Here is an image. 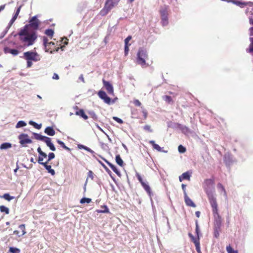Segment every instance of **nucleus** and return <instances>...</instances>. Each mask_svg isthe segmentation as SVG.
Returning a JSON list of instances; mask_svg holds the SVG:
<instances>
[{"instance_id": "nucleus-1", "label": "nucleus", "mask_w": 253, "mask_h": 253, "mask_svg": "<svg viewBox=\"0 0 253 253\" xmlns=\"http://www.w3.org/2000/svg\"><path fill=\"white\" fill-rule=\"evenodd\" d=\"M29 24H26L21 29L18 35L20 37V40L24 43L25 46H29L33 45L37 39V36L35 31L29 32V28L30 27L34 30L39 28L40 21L37 18V16L32 17L29 21Z\"/></svg>"}, {"instance_id": "nucleus-2", "label": "nucleus", "mask_w": 253, "mask_h": 253, "mask_svg": "<svg viewBox=\"0 0 253 253\" xmlns=\"http://www.w3.org/2000/svg\"><path fill=\"white\" fill-rule=\"evenodd\" d=\"M207 194L212 209L214 217V228H220L222 223L221 218L218 213L217 204L216 198L214 197V191L207 190Z\"/></svg>"}, {"instance_id": "nucleus-3", "label": "nucleus", "mask_w": 253, "mask_h": 253, "mask_svg": "<svg viewBox=\"0 0 253 253\" xmlns=\"http://www.w3.org/2000/svg\"><path fill=\"white\" fill-rule=\"evenodd\" d=\"M147 59H148L147 51L143 48H140L137 54V63L142 67H144L146 65Z\"/></svg>"}, {"instance_id": "nucleus-4", "label": "nucleus", "mask_w": 253, "mask_h": 253, "mask_svg": "<svg viewBox=\"0 0 253 253\" xmlns=\"http://www.w3.org/2000/svg\"><path fill=\"white\" fill-rule=\"evenodd\" d=\"M23 54L24 57L26 60H32L35 62L40 60V56L36 52L29 51L24 52Z\"/></svg>"}, {"instance_id": "nucleus-5", "label": "nucleus", "mask_w": 253, "mask_h": 253, "mask_svg": "<svg viewBox=\"0 0 253 253\" xmlns=\"http://www.w3.org/2000/svg\"><path fill=\"white\" fill-rule=\"evenodd\" d=\"M116 3L115 0H107L104 8L100 11V14L102 16L107 14Z\"/></svg>"}, {"instance_id": "nucleus-6", "label": "nucleus", "mask_w": 253, "mask_h": 253, "mask_svg": "<svg viewBox=\"0 0 253 253\" xmlns=\"http://www.w3.org/2000/svg\"><path fill=\"white\" fill-rule=\"evenodd\" d=\"M18 138L20 140V143L22 145L25 144H30L32 143V140L28 137L26 134L22 133L19 135Z\"/></svg>"}, {"instance_id": "nucleus-7", "label": "nucleus", "mask_w": 253, "mask_h": 253, "mask_svg": "<svg viewBox=\"0 0 253 253\" xmlns=\"http://www.w3.org/2000/svg\"><path fill=\"white\" fill-rule=\"evenodd\" d=\"M103 84L107 92L111 95L114 94V88L113 85L109 82L103 80Z\"/></svg>"}, {"instance_id": "nucleus-8", "label": "nucleus", "mask_w": 253, "mask_h": 253, "mask_svg": "<svg viewBox=\"0 0 253 253\" xmlns=\"http://www.w3.org/2000/svg\"><path fill=\"white\" fill-rule=\"evenodd\" d=\"M21 6H19L16 10V11L14 15H13V17L11 19V20L9 22L8 26L7 27V29H9L10 27L12 26L13 23L14 22V21L16 20L18 14H19L20 11Z\"/></svg>"}, {"instance_id": "nucleus-9", "label": "nucleus", "mask_w": 253, "mask_h": 253, "mask_svg": "<svg viewBox=\"0 0 253 253\" xmlns=\"http://www.w3.org/2000/svg\"><path fill=\"white\" fill-rule=\"evenodd\" d=\"M100 157L102 159H103L109 166L111 168V169L118 175V176H120L121 175V173L119 171V170L117 169V168H116V167L115 166H114V165H113L112 164H111V163H110L109 162H108L107 160H106L105 159L101 157L100 156Z\"/></svg>"}, {"instance_id": "nucleus-10", "label": "nucleus", "mask_w": 253, "mask_h": 253, "mask_svg": "<svg viewBox=\"0 0 253 253\" xmlns=\"http://www.w3.org/2000/svg\"><path fill=\"white\" fill-rule=\"evenodd\" d=\"M184 196V201L185 204L187 206L195 208L196 207V205L194 203V202L190 199V198L187 196V194H185Z\"/></svg>"}, {"instance_id": "nucleus-11", "label": "nucleus", "mask_w": 253, "mask_h": 253, "mask_svg": "<svg viewBox=\"0 0 253 253\" xmlns=\"http://www.w3.org/2000/svg\"><path fill=\"white\" fill-rule=\"evenodd\" d=\"M205 183H206L207 185H209V186H211L212 189H210V188H209V189H206V192L207 191V190H209V191H210V190H212V191H214V197L215 198V190H214V187H213V185H214V181L212 179H206V181H205Z\"/></svg>"}, {"instance_id": "nucleus-12", "label": "nucleus", "mask_w": 253, "mask_h": 253, "mask_svg": "<svg viewBox=\"0 0 253 253\" xmlns=\"http://www.w3.org/2000/svg\"><path fill=\"white\" fill-rule=\"evenodd\" d=\"M44 142L46 143V145L50 148V149L53 151H55L56 150V148L53 145V144L51 141V138L49 137H47Z\"/></svg>"}, {"instance_id": "nucleus-13", "label": "nucleus", "mask_w": 253, "mask_h": 253, "mask_svg": "<svg viewBox=\"0 0 253 253\" xmlns=\"http://www.w3.org/2000/svg\"><path fill=\"white\" fill-rule=\"evenodd\" d=\"M224 161L226 165L230 166L232 163L231 155L229 153H226L224 156Z\"/></svg>"}, {"instance_id": "nucleus-14", "label": "nucleus", "mask_w": 253, "mask_h": 253, "mask_svg": "<svg viewBox=\"0 0 253 253\" xmlns=\"http://www.w3.org/2000/svg\"><path fill=\"white\" fill-rule=\"evenodd\" d=\"M33 135L34 136L35 139L38 140L42 141L43 142L45 141L46 138L47 137L46 136H43L39 133H35V132L33 133Z\"/></svg>"}, {"instance_id": "nucleus-15", "label": "nucleus", "mask_w": 253, "mask_h": 253, "mask_svg": "<svg viewBox=\"0 0 253 253\" xmlns=\"http://www.w3.org/2000/svg\"><path fill=\"white\" fill-rule=\"evenodd\" d=\"M178 128L181 130V131L185 134H187L189 133H190V130L188 127H187L185 126H183L180 124L178 125Z\"/></svg>"}, {"instance_id": "nucleus-16", "label": "nucleus", "mask_w": 253, "mask_h": 253, "mask_svg": "<svg viewBox=\"0 0 253 253\" xmlns=\"http://www.w3.org/2000/svg\"><path fill=\"white\" fill-rule=\"evenodd\" d=\"M149 143L152 144L153 148L157 150L159 152H167V151H162V148L158 144H156L154 140H150Z\"/></svg>"}, {"instance_id": "nucleus-17", "label": "nucleus", "mask_w": 253, "mask_h": 253, "mask_svg": "<svg viewBox=\"0 0 253 253\" xmlns=\"http://www.w3.org/2000/svg\"><path fill=\"white\" fill-rule=\"evenodd\" d=\"M44 132L49 136H53L55 133L54 129L50 126H48L45 129Z\"/></svg>"}, {"instance_id": "nucleus-18", "label": "nucleus", "mask_w": 253, "mask_h": 253, "mask_svg": "<svg viewBox=\"0 0 253 253\" xmlns=\"http://www.w3.org/2000/svg\"><path fill=\"white\" fill-rule=\"evenodd\" d=\"M12 147V145L9 142H5L2 143L0 145V149L1 150H6Z\"/></svg>"}, {"instance_id": "nucleus-19", "label": "nucleus", "mask_w": 253, "mask_h": 253, "mask_svg": "<svg viewBox=\"0 0 253 253\" xmlns=\"http://www.w3.org/2000/svg\"><path fill=\"white\" fill-rule=\"evenodd\" d=\"M76 114L77 115L81 116L84 120H86L88 118V117L85 114L84 110L82 109L79 110V111H77L76 112Z\"/></svg>"}, {"instance_id": "nucleus-20", "label": "nucleus", "mask_w": 253, "mask_h": 253, "mask_svg": "<svg viewBox=\"0 0 253 253\" xmlns=\"http://www.w3.org/2000/svg\"><path fill=\"white\" fill-rule=\"evenodd\" d=\"M116 162L120 166H123L124 162L119 155H117L115 158Z\"/></svg>"}, {"instance_id": "nucleus-21", "label": "nucleus", "mask_w": 253, "mask_h": 253, "mask_svg": "<svg viewBox=\"0 0 253 253\" xmlns=\"http://www.w3.org/2000/svg\"><path fill=\"white\" fill-rule=\"evenodd\" d=\"M143 188L145 190V191L148 193V194L150 196L151 195V188L149 185L145 183H142V184H141Z\"/></svg>"}, {"instance_id": "nucleus-22", "label": "nucleus", "mask_w": 253, "mask_h": 253, "mask_svg": "<svg viewBox=\"0 0 253 253\" xmlns=\"http://www.w3.org/2000/svg\"><path fill=\"white\" fill-rule=\"evenodd\" d=\"M78 148L80 149H84L86 151H87L92 154L94 153V152L93 150H92L91 149H90L89 147H87V146H84L83 145H82V144L78 145Z\"/></svg>"}, {"instance_id": "nucleus-23", "label": "nucleus", "mask_w": 253, "mask_h": 253, "mask_svg": "<svg viewBox=\"0 0 253 253\" xmlns=\"http://www.w3.org/2000/svg\"><path fill=\"white\" fill-rule=\"evenodd\" d=\"M29 124L33 126L35 128H37V129H40L42 127V124H38L37 123H36V122L33 121H30L29 122Z\"/></svg>"}, {"instance_id": "nucleus-24", "label": "nucleus", "mask_w": 253, "mask_h": 253, "mask_svg": "<svg viewBox=\"0 0 253 253\" xmlns=\"http://www.w3.org/2000/svg\"><path fill=\"white\" fill-rule=\"evenodd\" d=\"M0 211L1 212H5L7 214H8L9 213V209L4 206H0Z\"/></svg>"}, {"instance_id": "nucleus-25", "label": "nucleus", "mask_w": 253, "mask_h": 253, "mask_svg": "<svg viewBox=\"0 0 253 253\" xmlns=\"http://www.w3.org/2000/svg\"><path fill=\"white\" fill-rule=\"evenodd\" d=\"M26 125H27V124L24 121H20L17 123V124L16 125V127L20 128V127H24V126H26Z\"/></svg>"}, {"instance_id": "nucleus-26", "label": "nucleus", "mask_w": 253, "mask_h": 253, "mask_svg": "<svg viewBox=\"0 0 253 253\" xmlns=\"http://www.w3.org/2000/svg\"><path fill=\"white\" fill-rule=\"evenodd\" d=\"M57 143H58L59 145H61V146L62 147H63L64 149H65V150H67V151H70V150H71V149H70L69 147H67V146L65 145L63 141H61V140H57Z\"/></svg>"}, {"instance_id": "nucleus-27", "label": "nucleus", "mask_w": 253, "mask_h": 253, "mask_svg": "<svg viewBox=\"0 0 253 253\" xmlns=\"http://www.w3.org/2000/svg\"><path fill=\"white\" fill-rule=\"evenodd\" d=\"M161 17H165L167 16V10L166 8H163L160 10Z\"/></svg>"}, {"instance_id": "nucleus-28", "label": "nucleus", "mask_w": 253, "mask_h": 253, "mask_svg": "<svg viewBox=\"0 0 253 253\" xmlns=\"http://www.w3.org/2000/svg\"><path fill=\"white\" fill-rule=\"evenodd\" d=\"M45 169L50 173L51 175H54L55 174V171L53 169H51V167L50 165L46 166Z\"/></svg>"}, {"instance_id": "nucleus-29", "label": "nucleus", "mask_w": 253, "mask_h": 253, "mask_svg": "<svg viewBox=\"0 0 253 253\" xmlns=\"http://www.w3.org/2000/svg\"><path fill=\"white\" fill-rule=\"evenodd\" d=\"M2 197L6 200L8 201H10V200H12L14 199V197H12V196H11L8 193H6V194H4L3 196H2Z\"/></svg>"}, {"instance_id": "nucleus-30", "label": "nucleus", "mask_w": 253, "mask_h": 253, "mask_svg": "<svg viewBox=\"0 0 253 253\" xmlns=\"http://www.w3.org/2000/svg\"><path fill=\"white\" fill-rule=\"evenodd\" d=\"M194 244L196 247V250L198 253H201L200 250V243L197 240L194 241Z\"/></svg>"}, {"instance_id": "nucleus-31", "label": "nucleus", "mask_w": 253, "mask_h": 253, "mask_svg": "<svg viewBox=\"0 0 253 253\" xmlns=\"http://www.w3.org/2000/svg\"><path fill=\"white\" fill-rule=\"evenodd\" d=\"M102 210L98 211V212L101 213H108L109 212V209L106 206H103L102 207Z\"/></svg>"}, {"instance_id": "nucleus-32", "label": "nucleus", "mask_w": 253, "mask_h": 253, "mask_svg": "<svg viewBox=\"0 0 253 253\" xmlns=\"http://www.w3.org/2000/svg\"><path fill=\"white\" fill-rule=\"evenodd\" d=\"M181 175L184 179H187L188 180H190V174L188 171L184 172L183 173H182V174H181Z\"/></svg>"}, {"instance_id": "nucleus-33", "label": "nucleus", "mask_w": 253, "mask_h": 253, "mask_svg": "<svg viewBox=\"0 0 253 253\" xmlns=\"http://www.w3.org/2000/svg\"><path fill=\"white\" fill-rule=\"evenodd\" d=\"M226 250L228 253H238L237 251L234 250L230 245L226 247Z\"/></svg>"}, {"instance_id": "nucleus-34", "label": "nucleus", "mask_w": 253, "mask_h": 253, "mask_svg": "<svg viewBox=\"0 0 253 253\" xmlns=\"http://www.w3.org/2000/svg\"><path fill=\"white\" fill-rule=\"evenodd\" d=\"M91 201V199L88 198H83L80 200V203L84 204V203H89Z\"/></svg>"}, {"instance_id": "nucleus-35", "label": "nucleus", "mask_w": 253, "mask_h": 253, "mask_svg": "<svg viewBox=\"0 0 253 253\" xmlns=\"http://www.w3.org/2000/svg\"><path fill=\"white\" fill-rule=\"evenodd\" d=\"M45 34L48 36L52 37L54 34V31L52 29H48L45 31Z\"/></svg>"}, {"instance_id": "nucleus-36", "label": "nucleus", "mask_w": 253, "mask_h": 253, "mask_svg": "<svg viewBox=\"0 0 253 253\" xmlns=\"http://www.w3.org/2000/svg\"><path fill=\"white\" fill-rule=\"evenodd\" d=\"M11 253H20V250L16 248L10 247L9 250Z\"/></svg>"}, {"instance_id": "nucleus-37", "label": "nucleus", "mask_w": 253, "mask_h": 253, "mask_svg": "<svg viewBox=\"0 0 253 253\" xmlns=\"http://www.w3.org/2000/svg\"><path fill=\"white\" fill-rule=\"evenodd\" d=\"M98 95L102 99L107 95V94L104 91L99 90L98 92Z\"/></svg>"}, {"instance_id": "nucleus-38", "label": "nucleus", "mask_w": 253, "mask_h": 253, "mask_svg": "<svg viewBox=\"0 0 253 253\" xmlns=\"http://www.w3.org/2000/svg\"><path fill=\"white\" fill-rule=\"evenodd\" d=\"M102 99L103 100L104 102L107 104H110L111 103V99L107 96V95Z\"/></svg>"}, {"instance_id": "nucleus-39", "label": "nucleus", "mask_w": 253, "mask_h": 253, "mask_svg": "<svg viewBox=\"0 0 253 253\" xmlns=\"http://www.w3.org/2000/svg\"><path fill=\"white\" fill-rule=\"evenodd\" d=\"M217 187L218 189H221L222 191H223L224 193V195L226 196V191H225V188H224L223 186L220 183H219L217 185Z\"/></svg>"}, {"instance_id": "nucleus-40", "label": "nucleus", "mask_w": 253, "mask_h": 253, "mask_svg": "<svg viewBox=\"0 0 253 253\" xmlns=\"http://www.w3.org/2000/svg\"><path fill=\"white\" fill-rule=\"evenodd\" d=\"M164 100L168 103H170L172 101L171 97L169 95L163 96Z\"/></svg>"}, {"instance_id": "nucleus-41", "label": "nucleus", "mask_w": 253, "mask_h": 253, "mask_svg": "<svg viewBox=\"0 0 253 253\" xmlns=\"http://www.w3.org/2000/svg\"><path fill=\"white\" fill-rule=\"evenodd\" d=\"M98 162L103 167V168L106 170V171L108 172V173L111 172V171L109 169L103 164L101 161L97 160Z\"/></svg>"}, {"instance_id": "nucleus-42", "label": "nucleus", "mask_w": 253, "mask_h": 253, "mask_svg": "<svg viewBox=\"0 0 253 253\" xmlns=\"http://www.w3.org/2000/svg\"><path fill=\"white\" fill-rule=\"evenodd\" d=\"M162 22L163 26H166L168 24V17H162Z\"/></svg>"}, {"instance_id": "nucleus-43", "label": "nucleus", "mask_w": 253, "mask_h": 253, "mask_svg": "<svg viewBox=\"0 0 253 253\" xmlns=\"http://www.w3.org/2000/svg\"><path fill=\"white\" fill-rule=\"evenodd\" d=\"M178 151L180 153H183L186 151V148L181 145H180L178 148Z\"/></svg>"}, {"instance_id": "nucleus-44", "label": "nucleus", "mask_w": 253, "mask_h": 253, "mask_svg": "<svg viewBox=\"0 0 253 253\" xmlns=\"http://www.w3.org/2000/svg\"><path fill=\"white\" fill-rule=\"evenodd\" d=\"M10 53H11V54H12L14 56H16L18 54L19 51L15 49H11Z\"/></svg>"}, {"instance_id": "nucleus-45", "label": "nucleus", "mask_w": 253, "mask_h": 253, "mask_svg": "<svg viewBox=\"0 0 253 253\" xmlns=\"http://www.w3.org/2000/svg\"><path fill=\"white\" fill-rule=\"evenodd\" d=\"M19 228L22 230V234L21 235H24L26 234V232L25 231V227L24 224H21L19 226Z\"/></svg>"}, {"instance_id": "nucleus-46", "label": "nucleus", "mask_w": 253, "mask_h": 253, "mask_svg": "<svg viewBox=\"0 0 253 253\" xmlns=\"http://www.w3.org/2000/svg\"><path fill=\"white\" fill-rule=\"evenodd\" d=\"M250 23L253 25V27L250 28V35L253 36V19H250Z\"/></svg>"}, {"instance_id": "nucleus-47", "label": "nucleus", "mask_w": 253, "mask_h": 253, "mask_svg": "<svg viewBox=\"0 0 253 253\" xmlns=\"http://www.w3.org/2000/svg\"><path fill=\"white\" fill-rule=\"evenodd\" d=\"M219 229L220 228H214V237L216 238H217L218 237H219Z\"/></svg>"}, {"instance_id": "nucleus-48", "label": "nucleus", "mask_w": 253, "mask_h": 253, "mask_svg": "<svg viewBox=\"0 0 253 253\" xmlns=\"http://www.w3.org/2000/svg\"><path fill=\"white\" fill-rule=\"evenodd\" d=\"M55 158V154L53 153H50L48 155V162H49Z\"/></svg>"}, {"instance_id": "nucleus-49", "label": "nucleus", "mask_w": 253, "mask_h": 253, "mask_svg": "<svg viewBox=\"0 0 253 253\" xmlns=\"http://www.w3.org/2000/svg\"><path fill=\"white\" fill-rule=\"evenodd\" d=\"M113 119L115 121H116L117 123H119V124H123V120L117 117H113Z\"/></svg>"}, {"instance_id": "nucleus-50", "label": "nucleus", "mask_w": 253, "mask_h": 253, "mask_svg": "<svg viewBox=\"0 0 253 253\" xmlns=\"http://www.w3.org/2000/svg\"><path fill=\"white\" fill-rule=\"evenodd\" d=\"M89 114L94 120H96L97 119V116L94 112L91 111L89 112Z\"/></svg>"}, {"instance_id": "nucleus-51", "label": "nucleus", "mask_w": 253, "mask_h": 253, "mask_svg": "<svg viewBox=\"0 0 253 253\" xmlns=\"http://www.w3.org/2000/svg\"><path fill=\"white\" fill-rule=\"evenodd\" d=\"M250 41L251 42V43L250 46V51L253 52V38H250Z\"/></svg>"}, {"instance_id": "nucleus-52", "label": "nucleus", "mask_w": 253, "mask_h": 253, "mask_svg": "<svg viewBox=\"0 0 253 253\" xmlns=\"http://www.w3.org/2000/svg\"><path fill=\"white\" fill-rule=\"evenodd\" d=\"M43 42L44 46H45V47H46V46L47 45V44H48V39L46 37H43Z\"/></svg>"}, {"instance_id": "nucleus-53", "label": "nucleus", "mask_w": 253, "mask_h": 253, "mask_svg": "<svg viewBox=\"0 0 253 253\" xmlns=\"http://www.w3.org/2000/svg\"><path fill=\"white\" fill-rule=\"evenodd\" d=\"M136 176L137 177L138 180L141 183V184H142V183L145 182L144 181H143L142 178L141 177V175L139 173L136 174Z\"/></svg>"}, {"instance_id": "nucleus-54", "label": "nucleus", "mask_w": 253, "mask_h": 253, "mask_svg": "<svg viewBox=\"0 0 253 253\" xmlns=\"http://www.w3.org/2000/svg\"><path fill=\"white\" fill-rule=\"evenodd\" d=\"M131 39V37L130 36H128L125 40V45H129L128 42Z\"/></svg>"}, {"instance_id": "nucleus-55", "label": "nucleus", "mask_w": 253, "mask_h": 253, "mask_svg": "<svg viewBox=\"0 0 253 253\" xmlns=\"http://www.w3.org/2000/svg\"><path fill=\"white\" fill-rule=\"evenodd\" d=\"M133 103L135 106H141V102L137 99H135L133 101Z\"/></svg>"}, {"instance_id": "nucleus-56", "label": "nucleus", "mask_w": 253, "mask_h": 253, "mask_svg": "<svg viewBox=\"0 0 253 253\" xmlns=\"http://www.w3.org/2000/svg\"><path fill=\"white\" fill-rule=\"evenodd\" d=\"M144 129L146 130H147L149 132H152V130L151 128V126L149 125H146L144 126Z\"/></svg>"}, {"instance_id": "nucleus-57", "label": "nucleus", "mask_w": 253, "mask_h": 253, "mask_svg": "<svg viewBox=\"0 0 253 253\" xmlns=\"http://www.w3.org/2000/svg\"><path fill=\"white\" fill-rule=\"evenodd\" d=\"M128 46H129V45H125V53L126 55L127 54L128 52L129 51Z\"/></svg>"}, {"instance_id": "nucleus-58", "label": "nucleus", "mask_w": 253, "mask_h": 253, "mask_svg": "<svg viewBox=\"0 0 253 253\" xmlns=\"http://www.w3.org/2000/svg\"><path fill=\"white\" fill-rule=\"evenodd\" d=\"M11 49L8 47H5L4 48V52L5 53H10Z\"/></svg>"}, {"instance_id": "nucleus-59", "label": "nucleus", "mask_w": 253, "mask_h": 253, "mask_svg": "<svg viewBox=\"0 0 253 253\" xmlns=\"http://www.w3.org/2000/svg\"><path fill=\"white\" fill-rule=\"evenodd\" d=\"M186 185H185L184 184H182L181 185V187H182V190L183 191L184 195H185V194H187L186 192Z\"/></svg>"}, {"instance_id": "nucleus-60", "label": "nucleus", "mask_w": 253, "mask_h": 253, "mask_svg": "<svg viewBox=\"0 0 253 253\" xmlns=\"http://www.w3.org/2000/svg\"><path fill=\"white\" fill-rule=\"evenodd\" d=\"M142 112L143 114V116H144V118H146L147 117V112L146 110L144 109H143Z\"/></svg>"}, {"instance_id": "nucleus-61", "label": "nucleus", "mask_w": 253, "mask_h": 253, "mask_svg": "<svg viewBox=\"0 0 253 253\" xmlns=\"http://www.w3.org/2000/svg\"><path fill=\"white\" fill-rule=\"evenodd\" d=\"M27 67L30 68L32 65V60H27Z\"/></svg>"}, {"instance_id": "nucleus-62", "label": "nucleus", "mask_w": 253, "mask_h": 253, "mask_svg": "<svg viewBox=\"0 0 253 253\" xmlns=\"http://www.w3.org/2000/svg\"><path fill=\"white\" fill-rule=\"evenodd\" d=\"M196 230L197 235L198 236L199 229V226H198L197 221H196V230Z\"/></svg>"}, {"instance_id": "nucleus-63", "label": "nucleus", "mask_w": 253, "mask_h": 253, "mask_svg": "<svg viewBox=\"0 0 253 253\" xmlns=\"http://www.w3.org/2000/svg\"><path fill=\"white\" fill-rule=\"evenodd\" d=\"M59 76L56 73H54L52 79L54 80H58L59 79Z\"/></svg>"}, {"instance_id": "nucleus-64", "label": "nucleus", "mask_w": 253, "mask_h": 253, "mask_svg": "<svg viewBox=\"0 0 253 253\" xmlns=\"http://www.w3.org/2000/svg\"><path fill=\"white\" fill-rule=\"evenodd\" d=\"M43 160V158L41 157V156H39V158H38V163L41 164L42 162V161Z\"/></svg>"}]
</instances>
